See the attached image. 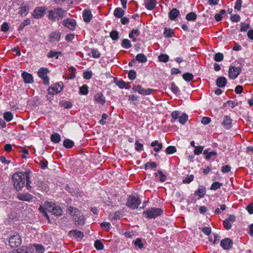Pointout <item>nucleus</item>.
<instances>
[{"mask_svg":"<svg viewBox=\"0 0 253 253\" xmlns=\"http://www.w3.org/2000/svg\"><path fill=\"white\" fill-rule=\"evenodd\" d=\"M206 192V190L205 187L203 186H201L198 188V190L195 191V194L199 197V198H201L204 197Z\"/></svg>","mask_w":253,"mask_h":253,"instance_id":"nucleus-24","label":"nucleus"},{"mask_svg":"<svg viewBox=\"0 0 253 253\" xmlns=\"http://www.w3.org/2000/svg\"><path fill=\"white\" fill-rule=\"evenodd\" d=\"M39 164L41 169H45L47 167L48 162L46 160L43 159L40 160Z\"/></svg>","mask_w":253,"mask_h":253,"instance_id":"nucleus-56","label":"nucleus"},{"mask_svg":"<svg viewBox=\"0 0 253 253\" xmlns=\"http://www.w3.org/2000/svg\"><path fill=\"white\" fill-rule=\"evenodd\" d=\"M136 60L139 62L144 63L147 61V57L144 54L139 53L136 56Z\"/></svg>","mask_w":253,"mask_h":253,"instance_id":"nucleus-28","label":"nucleus"},{"mask_svg":"<svg viewBox=\"0 0 253 253\" xmlns=\"http://www.w3.org/2000/svg\"><path fill=\"white\" fill-rule=\"evenodd\" d=\"M135 149L137 151H140L143 150V145L142 144L139 143L138 140H137L135 142Z\"/></svg>","mask_w":253,"mask_h":253,"instance_id":"nucleus-52","label":"nucleus"},{"mask_svg":"<svg viewBox=\"0 0 253 253\" xmlns=\"http://www.w3.org/2000/svg\"><path fill=\"white\" fill-rule=\"evenodd\" d=\"M176 152V149L175 146H169L166 149V152L168 154H172Z\"/></svg>","mask_w":253,"mask_h":253,"instance_id":"nucleus-40","label":"nucleus"},{"mask_svg":"<svg viewBox=\"0 0 253 253\" xmlns=\"http://www.w3.org/2000/svg\"><path fill=\"white\" fill-rule=\"evenodd\" d=\"M179 112L178 111H174L172 112L171 114V116L172 117V119L171 120V122L174 123V121L179 118Z\"/></svg>","mask_w":253,"mask_h":253,"instance_id":"nucleus-46","label":"nucleus"},{"mask_svg":"<svg viewBox=\"0 0 253 253\" xmlns=\"http://www.w3.org/2000/svg\"><path fill=\"white\" fill-rule=\"evenodd\" d=\"M26 178L25 180H26V187L28 190L31 191V190L32 189V186L30 185L31 181L30 180V176L26 173V178Z\"/></svg>","mask_w":253,"mask_h":253,"instance_id":"nucleus-50","label":"nucleus"},{"mask_svg":"<svg viewBox=\"0 0 253 253\" xmlns=\"http://www.w3.org/2000/svg\"><path fill=\"white\" fill-rule=\"evenodd\" d=\"M88 92V86L86 85H83L80 88V93L81 94L86 95Z\"/></svg>","mask_w":253,"mask_h":253,"instance_id":"nucleus-41","label":"nucleus"},{"mask_svg":"<svg viewBox=\"0 0 253 253\" xmlns=\"http://www.w3.org/2000/svg\"><path fill=\"white\" fill-rule=\"evenodd\" d=\"M158 58L160 61L166 63L168 61L169 57L167 54H161L159 56Z\"/></svg>","mask_w":253,"mask_h":253,"instance_id":"nucleus-42","label":"nucleus"},{"mask_svg":"<svg viewBox=\"0 0 253 253\" xmlns=\"http://www.w3.org/2000/svg\"><path fill=\"white\" fill-rule=\"evenodd\" d=\"M140 203L141 202L139 198L131 195L129 196L128 198L126 205L132 209H135L138 207Z\"/></svg>","mask_w":253,"mask_h":253,"instance_id":"nucleus-6","label":"nucleus"},{"mask_svg":"<svg viewBox=\"0 0 253 253\" xmlns=\"http://www.w3.org/2000/svg\"><path fill=\"white\" fill-rule=\"evenodd\" d=\"M49 38L51 39L59 41L60 39V34L59 32H52L50 34Z\"/></svg>","mask_w":253,"mask_h":253,"instance_id":"nucleus-29","label":"nucleus"},{"mask_svg":"<svg viewBox=\"0 0 253 253\" xmlns=\"http://www.w3.org/2000/svg\"><path fill=\"white\" fill-rule=\"evenodd\" d=\"M241 27L240 31L242 32L247 31L249 28H251L250 24H245L243 22L241 23Z\"/></svg>","mask_w":253,"mask_h":253,"instance_id":"nucleus-51","label":"nucleus"},{"mask_svg":"<svg viewBox=\"0 0 253 253\" xmlns=\"http://www.w3.org/2000/svg\"><path fill=\"white\" fill-rule=\"evenodd\" d=\"M55 206V204L52 202H45L44 203L43 206H41L39 209V211L45 216L47 219L49 221V217L47 214V212H52Z\"/></svg>","mask_w":253,"mask_h":253,"instance_id":"nucleus-3","label":"nucleus"},{"mask_svg":"<svg viewBox=\"0 0 253 253\" xmlns=\"http://www.w3.org/2000/svg\"><path fill=\"white\" fill-rule=\"evenodd\" d=\"M134 245L140 249L143 247V243L142 242V241L140 238H137L136 239L134 242Z\"/></svg>","mask_w":253,"mask_h":253,"instance_id":"nucleus-57","label":"nucleus"},{"mask_svg":"<svg viewBox=\"0 0 253 253\" xmlns=\"http://www.w3.org/2000/svg\"><path fill=\"white\" fill-rule=\"evenodd\" d=\"M3 118L7 122H10L13 118V115L10 112H5L3 114Z\"/></svg>","mask_w":253,"mask_h":253,"instance_id":"nucleus-34","label":"nucleus"},{"mask_svg":"<svg viewBox=\"0 0 253 253\" xmlns=\"http://www.w3.org/2000/svg\"><path fill=\"white\" fill-rule=\"evenodd\" d=\"M132 89L135 91L138 92L139 94H142L143 95H149L152 93L154 91L153 89L151 88H147L144 89L142 87V86L140 85H137L135 86H133L132 87Z\"/></svg>","mask_w":253,"mask_h":253,"instance_id":"nucleus-10","label":"nucleus"},{"mask_svg":"<svg viewBox=\"0 0 253 253\" xmlns=\"http://www.w3.org/2000/svg\"><path fill=\"white\" fill-rule=\"evenodd\" d=\"M122 46L126 49L130 48L131 46V42L128 39H124L122 42Z\"/></svg>","mask_w":253,"mask_h":253,"instance_id":"nucleus-39","label":"nucleus"},{"mask_svg":"<svg viewBox=\"0 0 253 253\" xmlns=\"http://www.w3.org/2000/svg\"><path fill=\"white\" fill-rule=\"evenodd\" d=\"M125 11L123 8L120 7L116 8L114 11V15L117 18H120L123 16Z\"/></svg>","mask_w":253,"mask_h":253,"instance_id":"nucleus-23","label":"nucleus"},{"mask_svg":"<svg viewBox=\"0 0 253 253\" xmlns=\"http://www.w3.org/2000/svg\"><path fill=\"white\" fill-rule=\"evenodd\" d=\"M183 78L187 82H190L193 80L194 78V76L192 74L190 73H186L183 74L182 75Z\"/></svg>","mask_w":253,"mask_h":253,"instance_id":"nucleus-36","label":"nucleus"},{"mask_svg":"<svg viewBox=\"0 0 253 253\" xmlns=\"http://www.w3.org/2000/svg\"><path fill=\"white\" fill-rule=\"evenodd\" d=\"M94 247L97 250H103L104 248V245L100 240H97L95 242Z\"/></svg>","mask_w":253,"mask_h":253,"instance_id":"nucleus-38","label":"nucleus"},{"mask_svg":"<svg viewBox=\"0 0 253 253\" xmlns=\"http://www.w3.org/2000/svg\"><path fill=\"white\" fill-rule=\"evenodd\" d=\"M140 32L138 29H132L129 34V38H133L134 36L137 37L140 35Z\"/></svg>","mask_w":253,"mask_h":253,"instance_id":"nucleus-48","label":"nucleus"},{"mask_svg":"<svg viewBox=\"0 0 253 253\" xmlns=\"http://www.w3.org/2000/svg\"><path fill=\"white\" fill-rule=\"evenodd\" d=\"M101 226L103 229H105L107 231H109V229L110 228L111 224L109 222H103L101 224Z\"/></svg>","mask_w":253,"mask_h":253,"instance_id":"nucleus-63","label":"nucleus"},{"mask_svg":"<svg viewBox=\"0 0 253 253\" xmlns=\"http://www.w3.org/2000/svg\"><path fill=\"white\" fill-rule=\"evenodd\" d=\"M222 186V183L219 182H213L211 187V189L212 190H216Z\"/></svg>","mask_w":253,"mask_h":253,"instance_id":"nucleus-43","label":"nucleus"},{"mask_svg":"<svg viewBox=\"0 0 253 253\" xmlns=\"http://www.w3.org/2000/svg\"><path fill=\"white\" fill-rule=\"evenodd\" d=\"M48 70L46 68H41L38 71V76L43 80L45 85H48L49 84V78L47 76Z\"/></svg>","mask_w":253,"mask_h":253,"instance_id":"nucleus-7","label":"nucleus"},{"mask_svg":"<svg viewBox=\"0 0 253 253\" xmlns=\"http://www.w3.org/2000/svg\"><path fill=\"white\" fill-rule=\"evenodd\" d=\"M232 120L231 118L227 116H225L223 117V120L222 122V125L226 129H229L231 127Z\"/></svg>","mask_w":253,"mask_h":253,"instance_id":"nucleus-16","label":"nucleus"},{"mask_svg":"<svg viewBox=\"0 0 253 253\" xmlns=\"http://www.w3.org/2000/svg\"><path fill=\"white\" fill-rule=\"evenodd\" d=\"M61 52H58V51H54L52 50H50L47 54V56L48 58H52L54 57H55L56 59L58 58V55L61 54Z\"/></svg>","mask_w":253,"mask_h":253,"instance_id":"nucleus-32","label":"nucleus"},{"mask_svg":"<svg viewBox=\"0 0 253 253\" xmlns=\"http://www.w3.org/2000/svg\"><path fill=\"white\" fill-rule=\"evenodd\" d=\"M241 72V68L231 66L228 71V76L232 80L236 79Z\"/></svg>","mask_w":253,"mask_h":253,"instance_id":"nucleus-8","label":"nucleus"},{"mask_svg":"<svg viewBox=\"0 0 253 253\" xmlns=\"http://www.w3.org/2000/svg\"><path fill=\"white\" fill-rule=\"evenodd\" d=\"M68 234L75 239L80 238L82 239L84 237V233L77 230H71L69 231Z\"/></svg>","mask_w":253,"mask_h":253,"instance_id":"nucleus-15","label":"nucleus"},{"mask_svg":"<svg viewBox=\"0 0 253 253\" xmlns=\"http://www.w3.org/2000/svg\"><path fill=\"white\" fill-rule=\"evenodd\" d=\"M26 178V173L16 172L12 176V180L14 188L17 191H19L23 187Z\"/></svg>","mask_w":253,"mask_h":253,"instance_id":"nucleus-1","label":"nucleus"},{"mask_svg":"<svg viewBox=\"0 0 253 253\" xmlns=\"http://www.w3.org/2000/svg\"><path fill=\"white\" fill-rule=\"evenodd\" d=\"M9 29V27L7 23L4 22L2 24L1 27V30L2 31L4 32H6L8 31Z\"/></svg>","mask_w":253,"mask_h":253,"instance_id":"nucleus-64","label":"nucleus"},{"mask_svg":"<svg viewBox=\"0 0 253 253\" xmlns=\"http://www.w3.org/2000/svg\"><path fill=\"white\" fill-rule=\"evenodd\" d=\"M63 88V84L62 82L57 83L51 85L48 88V93L50 94H57L60 92Z\"/></svg>","mask_w":253,"mask_h":253,"instance_id":"nucleus-9","label":"nucleus"},{"mask_svg":"<svg viewBox=\"0 0 253 253\" xmlns=\"http://www.w3.org/2000/svg\"><path fill=\"white\" fill-rule=\"evenodd\" d=\"M95 100L99 103L103 105L105 103V97L101 92L97 93L95 95Z\"/></svg>","mask_w":253,"mask_h":253,"instance_id":"nucleus-22","label":"nucleus"},{"mask_svg":"<svg viewBox=\"0 0 253 253\" xmlns=\"http://www.w3.org/2000/svg\"><path fill=\"white\" fill-rule=\"evenodd\" d=\"M227 83V80L224 77H220L216 80V85L219 87H223Z\"/></svg>","mask_w":253,"mask_h":253,"instance_id":"nucleus-21","label":"nucleus"},{"mask_svg":"<svg viewBox=\"0 0 253 253\" xmlns=\"http://www.w3.org/2000/svg\"><path fill=\"white\" fill-rule=\"evenodd\" d=\"M188 120V115L185 113H183L179 118V122L182 124H184Z\"/></svg>","mask_w":253,"mask_h":253,"instance_id":"nucleus-37","label":"nucleus"},{"mask_svg":"<svg viewBox=\"0 0 253 253\" xmlns=\"http://www.w3.org/2000/svg\"><path fill=\"white\" fill-rule=\"evenodd\" d=\"M22 242L21 236L16 234L11 235L9 237L8 243L11 248H14L19 247Z\"/></svg>","mask_w":253,"mask_h":253,"instance_id":"nucleus-5","label":"nucleus"},{"mask_svg":"<svg viewBox=\"0 0 253 253\" xmlns=\"http://www.w3.org/2000/svg\"><path fill=\"white\" fill-rule=\"evenodd\" d=\"M51 213L56 216H60L62 214V211L60 207L55 204V206L52 210Z\"/></svg>","mask_w":253,"mask_h":253,"instance_id":"nucleus-26","label":"nucleus"},{"mask_svg":"<svg viewBox=\"0 0 253 253\" xmlns=\"http://www.w3.org/2000/svg\"><path fill=\"white\" fill-rule=\"evenodd\" d=\"M110 36L111 39L114 41L117 40L119 38L118 32L116 30L111 31L110 33Z\"/></svg>","mask_w":253,"mask_h":253,"instance_id":"nucleus-47","label":"nucleus"},{"mask_svg":"<svg viewBox=\"0 0 253 253\" xmlns=\"http://www.w3.org/2000/svg\"><path fill=\"white\" fill-rule=\"evenodd\" d=\"M163 211L160 208H151L143 212V215L147 218H155L160 215Z\"/></svg>","mask_w":253,"mask_h":253,"instance_id":"nucleus-4","label":"nucleus"},{"mask_svg":"<svg viewBox=\"0 0 253 253\" xmlns=\"http://www.w3.org/2000/svg\"><path fill=\"white\" fill-rule=\"evenodd\" d=\"M223 57L222 53L218 52L214 55V59L217 62H220L223 60Z\"/></svg>","mask_w":253,"mask_h":253,"instance_id":"nucleus-44","label":"nucleus"},{"mask_svg":"<svg viewBox=\"0 0 253 253\" xmlns=\"http://www.w3.org/2000/svg\"><path fill=\"white\" fill-rule=\"evenodd\" d=\"M81 213H78L74 218L75 223L77 225H83L84 224L85 218L83 215H80Z\"/></svg>","mask_w":253,"mask_h":253,"instance_id":"nucleus-17","label":"nucleus"},{"mask_svg":"<svg viewBox=\"0 0 253 253\" xmlns=\"http://www.w3.org/2000/svg\"><path fill=\"white\" fill-rule=\"evenodd\" d=\"M67 211L69 214H71L73 216L78 215V213L80 212L77 209L73 207H69L68 208Z\"/></svg>","mask_w":253,"mask_h":253,"instance_id":"nucleus-27","label":"nucleus"},{"mask_svg":"<svg viewBox=\"0 0 253 253\" xmlns=\"http://www.w3.org/2000/svg\"><path fill=\"white\" fill-rule=\"evenodd\" d=\"M242 0H236L234 8L238 10V11L241 10L242 6Z\"/></svg>","mask_w":253,"mask_h":253,"instance_id":"nucleus-61","label":"nucleus"},{"mask_svg":"<svg viewBox=\"0 0 253 253\" xmlns=\"http://www.w3.org/2000/svg\"><path fill=\"white\" fill-rule=\"evenodd\" d=\"M60 139V135L57 133H54L51 136V141L54 143H58Z\"/></svg>","mask_w":253,"mask_h":253,"instance_id":"nucleus-31","label":"nucleus"},{"mask_svg":"<svg viewBox=\"0 0 253 253\" xmlns=\"http://www.w3.org/2000/svg\"><path fill=\"white\" fill-rule=\"evenodd\" d=\"M35 247L36 251L38 253H43L44 252L45 249L44 247L40 245H36Z\"/></svg>","mask_w":253,"mask_h":253,"instance_id":"nucleus-53","label":"nucleus"},{"mask_svg":"<svg viewBox=\"0 0 253 253\" xmlns=\"http://www.w3.org/2000/svg\"><path fill=\"white\" fill-rule=\"evenodd\" d=\"M170 89L175 94L177 93L179 91L178 87L174 83H171Z\"/></svg>","mask_w":253,"mask_h":253,"instance_id":"nucleus-59","label":"nucleus"},{"mask_svg":"<svg viewBox=\"0 0 253 253\" xmlns=\"http://www.w3.org/2000/svg\"><path fill=\"white\" fill-rule=\"evenodd\" d=\"M156 5V1L155 0H146L145 1V6L148 9H153Z\"/></svg>","mask_w":253,"mask_h":253,"instance_id":"nucleus-19","label":"nucleus"},{"mask_svg":"<svg viewBox=\"0 0 253 253\" xmlns=\"http://www.w3.org/2000/svg\"><path fill=\"white\" fill-rule=\"evenodd\" d=\"M83 17L85 22H89L92 18V15L89 10H85L83 12Z\"/></svg>","mask_w":253,"mask_h":253,"instance_id":"nucleus-20","label":"nucleus"},{"mask_svg":"<svg viewBox=\"0 0 253 253\" xmlns=\"http://www.w3.org/2000/svg\"><path fill=\"white\" fill-rule=\"evenodd\" d=\"M223 225L227 230L230 229L232 227L231 223L226 219L223 221Z\"/></svg>","mask_w":253,"mask_h":253,"instance_id":"nucleus-62","label":"nucleus"},{"mask_svg":"<svg viewBox=\"0 0 253 253\" xmlns=\"http://www.w3.org/2000/svg\"><path fill=\"white\" fill-rule=\"evenodd\" d=\"M91 53L92 56L94 58H98L100 57L101 54L97 49H91Z\"/></svg>","mask_w":253,"mask_h":253,"instance_id":"nucleus-45","label":"nucleus"},{"mask_svg":"<svg viewBox=\"0 0 253 253\" xmlns=\"http://www.w3.org/2000/svg\"><path fill=\"white\" fill-rule=\"evenodd\" d=\"M193 179H194V175L191 174V175H187L186 177H185L183 180V183H190L193 180Z\"/></svg>","mask_w":253,"mask_h":253,"instance_id":"nucleus-54","label":"nucleus"},{"mask_svg":"<svg viewBox=\"0 0 253 253\" xmlns=\"http://www.w3.org/2000/svg\"><path fill=\"white\" fill-rule=\"evenodd\" d=\"M179 14V11L176 8H173L169 13V18L173 20H174Z\"/></svg>","mask_w":253,"mask_h":253,"instance_id":"nucleus-25","label":"nucleus"},{"mask_svg":"<svg viewBox=\"0 0 253 253\" xmlns=\"http://www.w3.org/2000/svg\"><path fill=\"white\" fill-rule=\"evenodd\" d=\"M233 245L232 241L229 238H225L220 241V246L225 250H229Z\"/></svg>","mask_w":253,"mask_h":253,"instance_id":"nucleus-11","label":"nucleus"},{"mask_svg":"<svg viewBox=\"0 0 253 253\" xmlns=\"http://www.w3.org/2000/svg\"><path fill=\"white\" fill-rule=\"evenodd\" d=\"M197 15L193 12L188 13L186 16V19L188 21H195L196 19Z\"/></svg>","mask_w":253,"mask_h":253,"instance_id":"nucleus-30","label":"nucleus"},{"mask_svg":"<svg viewBox=\"0 0 253 253\" xmlns=\"http://www.w3.org/2000/svg\"><path fill=\"white\" fill-rule=\"evenodd\" d=\"M22 77L26 83L30 84L33 83L34 82L33 78L32 75L26 72H24L22 73Z\"/></svg>","mask_w":253,"mask_h":253,"instance_id":"nucleus-18","label":"nucleus"},{"mask_svg":"<svg viewBox=\"0 0 253 253\" xmlns=\"http://www.w3.org/2000/svg\"><path fill=\"white\" fill-rule=\"evenodd\" d=\"M67 14V11L61 8H55L48 11V16L49 20L56 21L62 19Z\"/></svg>","mask_w":253,"mask_h":253,"instance_id":"nucleus-2","label":"nucleus"},{"mask_svg":"<svg viewBox=\"0 0 253 253\" xmlns=\"http://www.w3.org/2000/svg\"><path fill=\"white\" fill-rule=\"evenodd\" d=\"M73 145L74 142L70 139H65L63 142V146L67 148H71Z\"/></svg>","mask_w":253,"mask_h":253,"instance_id":"nucleus-33","label":"nucleus"},{"mask_svg":"<svg viewBox=\"0 0 253 253\" xmlns=\"http://www.w3.org/2000/svg\"><path fill=\"white\" fill-rule=\"evenodd\" d=\"M76 24V21L73 19L67 18L66 20L63 21L64 26L71 30H73L75 28Z\"/></svg>","mask_w":253,"mask_h":253,"instance_id":"nucleus-14","label":"nucleus"},{"mask_svg":"<svg viewBox=\"0 0 253 253\" xmlns=\"http://www.w3.org/2000/svg\"><path fill=\"white\" fill-rule=\"evenodd\" d=\"M29 8L27 5H23L21 7L20 13L21 15H26Z\"/></svg>","mask_w":253,"mask_h":253,"instance_id":"nucleus-60","label":"nucleus"},{"mask_svg":"<svg viewBox=\"0 0 253 253\" xmlns=\"http://www.w3.org/2000/svg\"><path fill=\"white\" fill-rule=\"evenodd\" d=\"M173 32L171 29L166 28L164 32V35L166 38H170L172 36Z\"/></svg>","mask_w":253,"mask_h":253,"instance_id":"nucleus-49","label":"nucleus"},{"mask_svg":"<svg viewBox=\"0 0 253 253\" xmlns=\"http://www.w3.org/2000/svg\"><path fill=\"white\" fill-rule=\"evenodd\" d=\"M114 83L117 85H118L120 88H123L126 86V83L123 80L116 81L115 80Z\"/></svg>","mask_w":253,"mask_h":253,"instance_id":"nucleus-58","label":"nucleus"},{"mask_svg":"<svg viewBox=\"0 0 253 253\" xmlns=\"http://www.w3.org/2000/svg\"><path fill=\"white\" fill-rule=\"evenodd\" d=\"M136 72L134 70H130L128 73V76L130 80H133L136 78Z\"/></svg>","mask_w":253,"mask_h":253,"instance_id":"nucleus-55","label":"nucleus"},{"mask_svg":"<svg viewBox=\"0 0 253 253\" xmlns=\"http://www.w3.org/2000/svg\"><path fill=\"white\" fill-rule=\"evenodd\" d=\"M45 13V11L43 8L37 7L34 10L33 15L35 18H40L43 16Z\"/></svg>","mask_w":253,"mask_h":253,"instance_id":"nucleus-13","label":"nucleus"},{"mask_svg":"<svg viewBox=\"0 0 253 253\" xmlns=\"http://www.w3.org/2000/svg\"><path fill=\"white\" fill-rule=\"evenodd\" d=\"M17 198H18L19 200L21 201L30 202L33 199V197L31 194L28 193H20L18 194Z\"/></svg>","mask_w":253,"mask_h":253,"instance_id":"nucleus-12","label":"nucleus"},{"mask_svg":"<svg viewBox=\"0 0 253 253\" xmlns=\"http://www.w3.org/2000/svg\"><path fill=\"white\" fill-rule=\"evenodd\" d=\"M31 23V20L29 19H26L21 23L18 27L19 30H22L26 26L30 25Z\"/></svg>","mask_w":253,"mask_h":253,"instance_id":"nucleus-35","label":"nucleus"}]
</instances>
